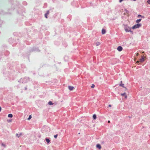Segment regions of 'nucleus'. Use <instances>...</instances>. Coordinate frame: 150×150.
Masks as SVG:
<instances>
[{"instance_id": "nucleus-1", "label": "nucleus", "mask_w": 150, "mask_h": 150, "mask_svg": "<svg viewBox=\"0 0 150 150\" xmlns=\"http://www.w3.org/2000/svg\"><path fill=\"white\" fill-rule=\"evenodd\" d=\"M141 26V25L140 24L138 23L135 25L133 26L132 27V28L133 29H135L139 28Z\"/></svg>"}, {"instance_id": "nucleus-2", "label": "nucleus", "mask_w": 150, "mask_h": 150, "mask_svg": "<svg viewBox=\"0 0 150 150\" xmlns=\"http://www.w3.org/2000/svg\"><path fill=\"white\" fill-rule=\"evenodd\" d=\"M125 30L126 31V32H128L130 31L131 29L129 27H126L125 28Z\"/></svg>"}, {"instance_id": "nucleus-3", "label": "nucleus", "mask_w": 150, "mask_h": 150, "mask_svg": "<svg viewBox=\"0 0 150 150\" xmlns=\"http://www.w3.org/2000/svg\"><path fill=\"white\" fill-rule=\"evenodd\" d=\"M122 47L121 46H119L117 48V50L119 52L122 51Z\"/></svg>"}, {"instance_id": "nucleus-4", "label": "nucleus", "mask_w": 150, "mask_h": 150, "mask_svg": "<svg viewBox=\"0 0 150 150\" xmlns=\"http://www.w3.org/2000/svg\"><path fill=\"white\" fill-rule=\"evenodd\" d=\"M68 88L70 91H72L74 88V87L72 86H69Z\"/></svg>"}, {"instance_id": "nucleus-5", "label": "nucleus", "mask_w": 150, "mask_h": 150, "mask_svg": "<svg viewBox=\"0 0 150 150\" xmlns=\"http://www.w3.org/2000/svg\"><path fill=\"white\" fill-rule=\"evenodd\" d=\"M121 95L122 96H124L125 97V99H127V95H126V93H122L121 94Z\"/></svg>"}, {"instance_id": "nucleus-6", "label": "nucleus", "mask_w": 150, "mask_h": 150, "mask_svg": "<svg viewBox=\"0 0 150 150\" xmlns=\"http://www.w3.org/2000/svg\"><path fill=\"white\" fill-rule=\"evenodd\" d=\"M22 135V133H20L19 134H16V136L18 138L19 137L21 136Z\"/></svg>"}, {"instance_id": "nucleus-7", "label": "nucleus", "mask_w": 150, "mask_h": 150, "mask_svg": "<svg viewBox=\"0 0 150 150\" xmlns=\"http://www.w3.org/2000/svg\"><path fill=\"white\" fill-rule=\"evenodd\" d=\"M96 147L97 148H98L99 149H100L101 148L100 145L99 144H97Z\"/></svg>"}, {"instance_id": "nucleus-8", "label": "nucleus", "mask_w": 150, "mask_h": 150, "mask_svg": "<svg viewBox=\"0 0 150 150\" xmlns=\"http://www.w3.org/2000/svg\"><path fill=\"white\" fill-rule=\"evenodd\" d=\"M106 33V31L104 29H103L102 30V34H105Z\"/></svg>"}, {"instance_id": "nucleus-9", "label": "nucleus", "mask_w": 150, "mask_h": 150, "mask_svg": "<svg viewBox=\"0 0 150 150\" xmlns=\"http://www.w3.org/2000/svg\"><path fill=\"white\" fill-rule=\"evenodd\" d=\"M144 61V57H142V58L140 59L139 60V62H143Z\"/></svg>"}, {"instance_id": "nucleus-10", "label": "nucleus", "mask_w": 150, "mask_h": 150, "mask_svg": "<svg viewBox=\"0 0 150 150\" xmlns=\"http://www.w3.org/2000/svg\"><path fill=\"white\" fill-rule=\"evenodd\" d=\"M45 140L48 144L50 142V140L49 139L46 138L45 139Z\"/></svg>"}, {"instance_id": "nucleus-11", "label": "nucleus", "mask_w": 150, "mask_h": 150, "mask_svg": "<svg viewBox=\"0 0 150 150\" xmlns=\"http://www.w3.org/2000/svg\"><path fill=\"white\" fill-rule=\"evenodd\" d=\"M141 20H142L141 19H139L137 20L136 21V23H139L141 21Z\"/></svg>"}, {"instance_id": "nucleus-12", "label": "nucleus", "mask_w": 150, "mask_h": 150, "mask_svg": "<svg viewBox=\"0 0 150 150\" xmlns=\"http://www.w3.org/2000/svg\"><path fill=\"white\" fill-rule=\"evenodd\" d=\"M13 115L11 114H9L8 115V117L11 118L13 117Z\"/></svg>"}, {"instance_id": "nucleus-13", "label": "nucleus", "mask_w": 150, "mask_h": 150, "mask_svg": "<svg viewBox=\"0 0 150 150\" xmlns=\"http://www.w3.org/2000/svg\"><path fill=\"white\" fill-rule=\"evenodd\" d=\"M120 86H122L125 89V90H127V89L124 86V84H120Z\"/></svg>"}, {"instance_id": "nucleus-14", "label": "nucleus", "mask_w": 150, "mask_h": 150, "mask_svg": "<svg viewBox=\"0 0 150 150\" xmlns=\"http://www.w3.org/2000/svg\"><path fill=\"white\" fill-rule=\"evenodd\" d=\"M93 118L94 120H95L96 118V114H94L93 115Z\"/></svg>"}, {"instance_id": "nucleus-15", "label": "nucleus", "mask_w": 150, "mask_h": 150, "mask_svg": "<svg viewBox=\"0 0 150 150\" xmlns=\"http://www.w3.org/2000/svg\"><path fill=\"white\" fill-rule=\"evenodd\" d=\"M95 44L97 46H98L99 45H100V42H96L95 43Z\"/></svg>"}, {"instance_id": "nucleus-16", "label": "nucleus", "mask_w": 150, "mask_h": 150, "mask_svg": "<svg viewBox=\"0 0 150 150\" xmlns=\"http://www.w3.org/2000/svg\"><path fill=\"white\" fill-rule=\"evenodd\" d=\"M48 104L50 105H51L53 104V103L51 101L48 102Z\"/></svg>"}, {"instance_id": "nucleus-17", "label": "nucleus", "mask_w": 150, "mask_h": 150, "mask_svg": "<svg viewBox=\"0 0 150 150\" xmlns=\"http://www.w3.org/2000/svg\"><path fill=\"white\" fill-rule=\"evenodd\" d=\"M7 121L9 123L11 122L12 121V119H11L8 120H7Z\"/></svg>"}, {"instance_id": "nucleus-18", "label": "nucleus", "mask_w": 150, "mask_h": 150, "mask_svg": "<svg viewBox=\"0 0 150 150\" xmlns=\"http://www.w3.org/2000/svg\"><path fill=\"white\" fill-rule=\"evenodd\" d=\"M31 118H32L31 115H29V117L28 118V120H29Z\"/></svg>"}, {"instance_id": "nucleus-19", "label": "nucleus", "mask_w": 150, "mask_h": 150, "mask_svg": "<svg viewBox=\"0 0 150 150\" xmlns=\"http://www.w3.org/2000/svg\"><path fill=\"white\" fill-rule=\"evenodd\" d=\"M95 87V85L94 84H92L91 86V88H93Z\"/></svg>"}, {"instance_id": "nucleus-20", "label": "nucleus", "mask_w": 150, "mask_h": 150, "mask_svg": "<svg viewBox=\"0 0 150 150\" xmlns=\"http://www.w3.org/2000/svg\"><path fill=\"white\" fill-rule=\"evenodd\" d=\"M57 136H58V135H57V134H56V135H54V138H57Z\"/></svg>"}, {"instance_id": "nucleus-21", "label": "nucleus", "mask_w": 150, "mask_h": 150, "mask_svg": "<svg viewBox=\"0 0 150 150\" xmlns=\"http://www.w3.org/2000/svg\"><path fill=\"white\" fill-rule=\"evenodd\" d=\"M49 13V11H47V13L46 14H47V15H48Z\"/></svg>"}, {"instance_id": "nucleus-22", "label": "nucleus", "mask_w": 150, "mask_h": 150, "mask_svg": "<svg viewBox=\"0 0 150 150\" xmlns=\"http://www.w3.org/2000/svg\"><path fill=\"white\" fill-rule=\"evenodd\" d=\"M147 2L149 4H150V0H148Z\"/></svg>"}, {"instance_id": "nucleus-23", "label": "nucleus", "mask_w": 150, "mask_h": 150, "mask_svg": "<svg viewBox=\"0 0 150 150\" xmlns=\"http://www.w3.org/2000/svg\"><path fill=\"white\" fill-rule=\"evenodd\" d=\"M48 15H47V14H45V17L46 18H47V16Z\"/></svg>"}, {"instance_id": "nucleus-24", "label": "nucleus", "mask_w": 150, "mask_h": 150, "mask_svg": "<svg viewBox=\"0 0 150 150\" xmlns=\"http://www.w3.org/2000/svg\"><path fill=\"white\" fill-rule=\"evenodd\" d=\"M2 146H3L4 147H5V145H4V144H2Z\"/></svg>"}, {"instance_id": "nucleus-25", "label": "nucleus", "mask_w": 150, "mask_h": 150, "mask_svg": "<svg viewBox=\"0 0 150 150\" xmlns=\"http://www.w3.org/2000/svg\"><path fill=\"white\" fill-rule=\"evenodd\" d=\"M141 16H141V15H138V17H141Z\"/></svg>"}, {"instance_id": "nucleus-26", "label": "nucleus", "mask_w": 150, "mask_h": 150, "mask_svg": "<svg viewBox=\"0 0 150 150\" xmlns=\"http://www.w3.org/2000/svg\"><path fill=\"white\" fill-rule=\"evenodd\" d=\"M139 55V53H137V56H138Z\"/></svg>"}, {"instance_id": "nucleus-27", "label": "nucleus", "mask_w": 150, "mask_h": 150, "mask_svg": "<svg viewBox=\"0 0 150 150\" xmlns=\"http://www.w3.org/2000/svg\"><path fill=\"white\" fill-rule=\"evenodd\" d=\"M109 107H111V105H108Z\"/></svg>"}, {"instance_id": "nucleus-28", "label": "nucleus", "mask_w": 150, "mask_h": 150, "mask_svg": "<svg viewBox=\"0 0 150 150\" xmlns=\"http://www.w3.org/2000/svg\"><path fill=\"white\" fill-rule=\"evenodd\" d=\"M139 61H137L136 62V63H139Z\"/></svg>"}, {"instance_id": "nucleus-29", "label": "nucleus", "mask_w": 150, "mask_h": 150, "mask_svg": "<svg viewBox=\"0 0 150 150\" xmlns=\"http://www.w3.org/2000/svg\"><path fill=\"white\" fill-rule=\"evenodd\" d=\"M1 108L0 106V112H1Z\"/></svg>"}, {"instance_id": "nucleus-30", "label": "nucleus", "mask_w": 150, "mask_h": 150, "mask_svg": "<svg viewBox=\"0 0 150 150\" xmlns=\"http://www.w3.org/2000/svg\"><path fill=\"white\" fill-rule=\"evenodd\" d=\"M108 123H110V121L109 120L108 121Z\"/></svg>"}, {"instance_id": "nucleus-31", "label": "nucleus", "mask_w": 150, "mask_h": 150, "mask_svg": "<svg viewBox=\"0 0 150 150\" xmlns=\"http://www.w3.org/2000/svg\"><path fill=\"white\" fill-rule=\"evenodd\" d=\"M142 53H144V52H142Z\"/></svg>"}, {"instance_id": "nucleus-32", "label": "nucleus", "mask_w": 150, "mask_h": 150, "mask_svg": "<svg viewBox=\"0 0 150 150\" xmlns=\"http://www.w3.org/2000/svg\"><path fill=\"white\" fill-rule=\"evenodd\" d=\"M136 58H135L134 59V60H136V59H135Z\"/></svg>"}]
</instances>
